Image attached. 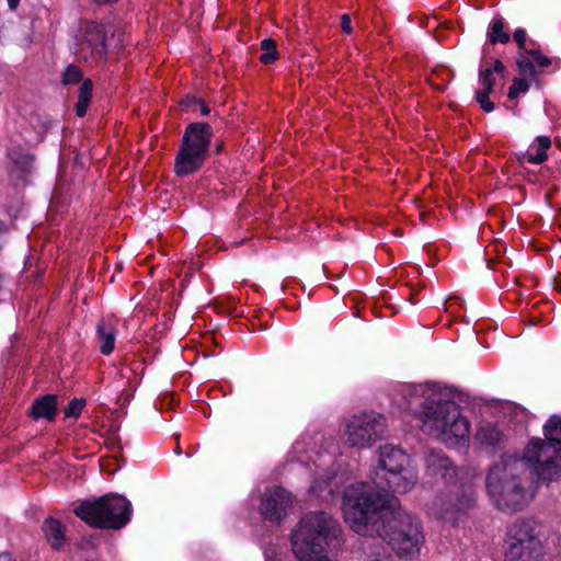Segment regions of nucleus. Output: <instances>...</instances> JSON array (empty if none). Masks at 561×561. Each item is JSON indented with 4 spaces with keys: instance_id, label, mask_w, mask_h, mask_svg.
I'll use <instances>...</instances> for the list:
<instances>
[{
    "instance_id": "9b49d317",
    "label": "nucleus",
    "mask_w": 561,
    "mask_h": 561,
    "mask_svg": "<svg viewBox=\"0 0 561 561\" xmlns=\"http://www.w3.org/2000/svg\"><path fill=\"white\" fill-rule=\"evenodd\" d=\"M505 561H541L542 543L536 525L530 520L513 524L507 531Z\"/></svg>"
},
{
    "instance_id": "a878e982",
    "label": "nucleus",
    "mask_w": 561,
    "mask_h": 561,
    "mask_svg": "<svg viewBox=\"0 0 561 561\" xmlns=\"http://www.w3.org/2000/svg\"><path fill=\"white\" fill-rule=\"evenodd\" d=\"M543 434L547 440L561 445V417L551 415L543 425Z\"/></svg>"
},
{
    "instance_id": "0eeeda50",
    "label": "nucleus",
    "mask_w": 561,
    "mask_h": 561,
    "mask_svg": "<svg viewBox=\"0 0 561 561\" xmlns=\"http://www.w3.org/2000/svg\"><path fill=\"white\" fill-rule=\"evenodd\" d=\"M76 515L96 528L121 529L130 519V502L117 494H106L88 501L75 510Z\"/></svg>"
},
{
    "instance_id": "72a5a7b5",
    "label": "nucleus",
    "mask_w": 561,
    "mask_h": 561,
    "mask_svg": "<svg viewBox=\"0 0 561 561\" xmlns=\"http://www.w3.org/2000/svg\"><path fill=\"white\" fill-rule=\"evenodd\" d=\"M197 105L199 106L202 115L206 116L210 113V108L202 101H196Z\"/></svg>"
},
{
    "instance_id": "4be33fe9",
    "label": "nucleus",
    "mask_w": 561,
    "mask_h": 561,
    "mask_svg": "<svg viewBox=\"0 0 561 561\" xmlns=\"http://www.w3.org/2000/svg\"><path fill=\"white\" fill-rule=\"evenodd\" d=\"M56 413V397L46 396L36 400L33 404L32 415L35 420L47 419L51 420Z\"/></svg>"
},
{
    "instance_id": "9d476101",
    "label": "nucleus",
    "mask_w": 561,
    "mask_h": 561,
    "mask_svg": "<svg viewBox=\"0 0 561 561\" xmlns=\"http://www.w3.org/2000/svg\"><path fill=\"white\" fill-rule=\"evenodd\" d=\"M518 460L523 470H530L541 481H553L561 477V445L547 439L533 438Z\"/></svg>"
},
{
    "instance_id": "bb28decb",
    "label": "nucleus",
    "mask_w": 561,
    "mask_h": 561,
    "mask_svg": "<svg viewBox=\"0 0 561 561\" xmlns=\"http://www.w3.org/2000/svg\"><path fill=\"white\" fill-rule=\"evenodd\" d=\"M261 48L264 51L260 59L263 64L268 65L277 59L276 43L272 38H265L261 43Z\"/></svg>"
},
{
    "instance_id": "dca6fc26",
    "label": "nucleus",
    "mask_w": 561,
    "mask_h": 561,
    "mask_svg": "<svg viewBox=\"0 0 561 561\" xmlns=\"http://www.w3.org/2000/svg\"><path fill=\"white\" fill-rule=\"evenodd\" d=\"M503 72L504 65L500 60H495L492 67H482L480 69V88L476 92V100L486 113H491L494 110V105L490 101L489 95L493 90L495 75H503Z\"/></svg>"
},
{
    "instance_id": "4468645a",
    "label": "nucleus",
    "mask_w": 561,
    "mask_h": 561,
    "mask_svg": "<svg viewBox=\"0 0 561 561\" xmlns=\"http://www.w3.org/2000/svg\"><path fill=\"white\" fill-rule=\"evenodd\" d=\"M519 72L530 80L538 82L540 75L552 73L560 68L558 58H550L540 50H525L516 60Z\"/></svg>"
},
{
    "instance_id": "20e7f679",
    "label": "nucleus",
    "mask_w": 561,
    "mask_h": 561,
    "mask_svg": "<svg viewBox=\"0 0 561 561\" xmlns=\"http://www.w3.org/2000/svg\"><path fill=\"white\" fill-rule=\"evenodd\" d=\"M524 462L516 456H504L489 471L486 490L493 504L503 512L513 513L525 507L534 497L533 482L523 470Z\"/></svg>"
},
{
    "instance_id": "f3484780",
    "label": "nucleus",
    "mask_w": 561,
    "mask_h": 561,
    "mask_svg": "<svg viewBox=\"0 0 561 561\" xmlns=\"http://www.w3.org/2000/svg\"><path fill=\"white\" fill-rule=\"evenodd\" d=\"M425 466L430 474L443 479L451 478L456 473L449 458L442 450H431L425 456Z\"/></svg>"
},
{
    "instance_id": "7c9ffc66",
    "label": "nucleus",
    "mask_w": 561,
    "mask_h": 561,
    "mask_svg": "<svg viewBox=\"0 0 561 561\" xmlns=\"http://www.w3.org/2000/svg\"><path fill=\"white\" fill-rule=\"evenodd\" d=\"M513 37H514V41L517 43L518 48L525 51L526 50L525 49L526 37H527L526 31L524 28H517V30H515Z\"/></svg>"
},
{
    "instance_id": "412c9836",
    "label": "nucleus",
    "mask_w": 561,
    "mask_h": 561,
    "mask_svg": "<svg viewBox=\"0 0 561 561\" xmlns=\"http://www.w3.org/2000/svg\"><path fill=\"white\" fill-rule=\"evenodd\" d=\"M45 536L54 549H59L65 542V527L55 518H47L43 524Z\"/></svg>"
},
{
    "instance_id": "1a4fd4ad",
    "label": "nucleus",
    "mask_w": 561,
    "mask_h": 561,
    "mask_svg": "<svg viewBox=\"0 0 561 561\" xmlns=\"http://www.w3.org/2000/svg\"><path fill=\"white\" fill-rule=\"evenodd\" d=\"M387 427L383 414L375 411L358 412L343 420V439L352 448L368 449L385 437Z\"/></svg>"
},
{
    "instance_id": "cd10ccee",
    "label": "nucleus",
    "mask_w": 561,
    "mask_h": 561,
    "mask_svg": "<svg viewBox=\"0 0 561 561\" xmlns=\"http://www.w3.org/2000/svg\"><path fill=\"white\" fill-rule=\"evenodd\" d=\"M529 90V83L525 78H514L512 85L508 90V98L511 100H515L519 96V94H525Z\"/></svg>"
},
{
    "instance_id": "6e6552de",
    "label": "nucleus",
    "mask_w": 561,
    "mask_h": 561,
    "mask_svg": "<svg viewBox=\"0 0 561 561\" xmlns=\"http://www.w3.org/2000/svg\"><path fill=\"white\" fill-rule=\"evenodd\" d=\"M211 137V127L206 123H192L186 127L174 163L178 175H188L204 164Z\"/></svg>"
},
{
    "instance_id": "b1692460",
    "label": "nucleus",
    "mask_w": 561,
    "mask_h": 561,
    "mask_svg": "<svg viewBox=\"0 0 561 561\" xmlns=\"http://www.w3.org/2000/svg\"><path fill=\"white\" fill-rule=\"evenodd\" d=\"M488 38L492 44H506L510 41V34L504 28V20L501 16L494 18L488 28Z\"/></svg>"
},
{
    "instance_id": "6ab92c4d",
    "label": "nucleus",
    "mask_w": 561,
    "mask_h": 561,
    "mask_svg": "<svg viewBox=\"0 0 561 561\" xmlns=\"http://www.w3.org/2000/svg\"><path fill=\"white\" fill-rule=\"evenodd\" d=\"M116 333V327L112 320L103 319L98 323L96 336L103 355H110L114 351Z\"/></svg>"
},
{
    "instance_id": "c756f323",
    "label": "nucleus",
    "mask_w": 561,
    "mask_h": 561,
    "mask_svg": "<svg viewBox=\"0 0 561 561\" xmlns=\"http://www.w3.org/2000/svg\"><path fill=\"white\" fill-rule=\"evenodd\" d=\"M84 405V401L80 399H73L65 409L66 417H77L81 413Z\"/></svg>"
},
{
    "instance_id": "a211bd4d",
    "label": "nucleus",
    "mask_w": 561,
    "mask_h": 561,
    "mask_svg": "<svg viewBox=\"0 0 561 561\" xmlns=\"http://www.w3.org/2000/svg\"><path fill=\"white\" fill-rule=\"evenodd\" d=\"M8 157L12 163L11 173L18 179L25 181V176L31 172L34 157L21 147H12L8 151Z\"/></svg>"
},
{
    "instance_id": "c85d7f7f",
    "label": "nucleus",
    "mask_w": 561,
    "mask_h": 561,
    "mask_svg": "<svg viewBox=\"0 0 561 561\" xmlns=\"http://www.w3.org/2000/svg\"><path fill=\"white\" fill-rule=\"evenodd\" d=\"M82 79V72L79 67L69 65L62 76V82L65 84H75L80 82Z\"/></svg>"
},
{
    "instance_id": "2f4dec72",
    "label": "nucleus",
    "mask_w": 561,
    "mask_h": 561,
    "mask_svg": "<svg viewBox=\"0 0 561 561\" xmlns=\"http://www.w3.org/2000/svg\"><path fill=\"white\" fill-rule=\"evenodd\" d=\"M341 26L344 32L351 33L352 32V25H351V19L347 14H344L341 19Z\"/></svg>"
},
{
    "instance_id": "393cba45",
    "label": "nucleus",
    "mask_w": 561,
    "mask_h": 561,
    "mask_svg": "<svg viewBox=\"0 0 561 561\" xmlns=\"http://www.w3.org/2000/svg\"><path fill=\"white\" fill-rule=\"evenodd\" d=\"M92 98V82L83 80L79 89V98L76 104V112L79 117H83L88 111Z\"/></svg>"
},
{
    "instance_id": "f257e3e1",
    "label": "nucleus",
    "mask_w": 561,
    "mask_h": 561,
    "mask_svg": "<svg viewBox=\"0 0 561 561\" xmlns=\"http://www.w3.org/2000/svg\"><path fill=\"white\" fill-rule=\"evenodd\" d=\"M345 523L360 536L381 537L400 558L417 557L425 542L420 519L376 492L369 483L345 488L342 497Z\"/></svg>"
},
{
    "instance_id": "ddd939ff",
    "label": "nucleus",
    "mask_w": 561,
    "mask_h": 561,
    "mask_svg": "<svg viewBox=\"0 0 561 561\" xmlns=\"http://www.w3.org/2000/svg\"><path fill=\"white\" fill-rule=\"evenodd\" d=\"M76 54L84 60H101L106 54L105 33L96 22H87L76 37Z\"/></svg>"
},
{
    "instance_id": "aec40b11",
    "label": "nucleus",
    "mask_w": 561,
    "mask_h": 561,
    "mask_svg": "<svg viewBox=\"0 0 561 561\" xmlns=\"http://www.w3.org/2000/svg\"><path fill=\"white\" fill-rule=\"evenodd\" d=\"M550 147V137L538 136L529 146L528 150L522 154L520 159L529 163L540 164L547 160V151Z\"/></svg>"
},
{
    "instance_id": "c9c22d12",
    "label": "nucleus",
    "mask_w": 561,
    "mask_h": 561,
    "mask_svg": "<svg viewBox=\"0 0 561 561\" xmlns=\"http://www.w3.org/2000/svg\"><path fill=\"white\" fill-rule=\"evenodd\" d=\"M0 561H15L10 553L0 554Z\"/></svg>"
},
{
    "instance_id": "5701e85b",
    "label": "nucleus",
    "mask_w": 561,
    "mask_h": 561,
    "mask_svg": "<svg viewBox=\"0 0 561 561\" xmlns=\"http://www.w3.org/2000/svg\"><path fill=\"white\" fill-rule=\"evenodd\" d=\"M476 437L482 445L496 446L503 440V433L496 425L488 424L478 430Z\"/></svg>"
},
{
    "instance_id": "f704fd0d",
    "label": "nucleus",
    "mask_w": 561,
    "mask_h": 561,
    "mask_svg": "<svg viewBox=\"0 0 561 561\" xmlns=\"http://www.w3.org/2000/svg\"><path fill=\"white\" fill-rule=\"evenodd\" d=\"M8 5L11 10H15L19 7L20 0H7Z\"/></svg>"
},
{
    "instance_id": "f03ea898",
    "label": "nucleus",
    "mask_w": 561,
    "mask_h": 561,
    "mask_svg": "<svg viewBox=\"0 0 561 561\" xmlns=\"http://www.w3.org/2000/svg\"><path fill=\"white\" fill-rule=\"evenodd\" d=\"M400 394L404 408L415 412L423 432L448 447L468 442L470 423L455 402L453 388L436 382L403 385Z\"/></svg>"
},
{
    "instance_id": "f8f14e48",
    "label": "nucleus",
    "mask_w": 561,
    "mask_h": 561,
    "mask_svg": "<svg viewBox=\"0 0 561 561\" xmlns=\"http://www.w3.org/2000/svg\"><path fill=\"white\" fill-rule=\"evenodd\" d=\"M474 494L469 491L461 495L438 497L433 504L432 513L437 519L456 526L474 507Z\"/></svg>"
},
{
    "instance_id": "423d86ee",
    "label": "nucleus",
    "mask_w": 561,
    "mask_h": 561,
    "mask_svg": "<svg viewBox=\"0 0 561 561\" xmlns=\"http://www.w3.org/2000/svg\"><path fill=\"white\" fill-rule=\"evenodd\" d=\"M306 445L305 439L296 440L293 445L291 453L293 457L301 463H307L308 460H312L313 462L316 477L311 482L310 493L323 501L334 499L340 488L350 479L348 468L336 461H332L335 451L329 454L316 451V458L306 456ZM334 450H336L335 447Z\"/></svg>"
},
{
    "instance_id": "473e14b6",
    "label": "nucleus",
    "mask_w": 561,
    "mask_h": 561,
    "mask_svg": "<svg viewBox=\"0 0 561 561\" xmlns=\"http://www.w3.org/2000/svg\"><path fill=\"white\" fill-rule=\"evenodd\" d=\"M264 556H265V561H280V559H278L276 557V554L273 550L266 549L264 551Z\"/></svg>"
},
{
    "instance_id": "2eb2a0df",
    "label": "nucleus",
    "mask_w": 561,
    "mask_h": 561,
    "mask_svg": "<svg viewBox=\"0 0 561 561\" xmlns=\"http://www.w3.org/2000/svg\"><path fill=\"white\" fill-rule=\"evenodd\" d=\"M293 502L291 495L282 486L266 489L260 499V513L268 520L278 522L287 515Z\"/></svg>"
},
{
    "instance_id": "7ed1b4c3",
    "label": "nucleus",
    "mask_w": 561,
    "mask_h": 561,
    "mask_svg": "<svg viewBox=\"0 0 561 561\" xmlns=\"http://www.w3.org/2000/svg\"><path fill=\"white\" fill-rule=\"evenodd\" d=\"M342 529L325 512L307 513L290 535V545L298 561H334L329 554L342 547Z\"/></svg>"
},
{
    "instance_id": "39448f33",
    "label": "nucleus",
    "mask_w": 561,
    "mask_h": 561,
    "mask_svg": "<svg viewBox=\"0 0 561 561\" xmlns=\"http://www.w3.org/2000/svg\"><path fill=\"white\" fill-rule=\"evenodd\" d=\"M377 454V467L373 477L375 486H370L381 495V491L400 494L410 492L419 480L417 470L411 465L410 456L392 444L381 445Z\"/></svg>"
}]
</instances>
